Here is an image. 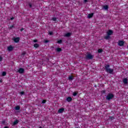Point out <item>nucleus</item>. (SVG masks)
Returning a JSON list of instances; mask_svg holds the SVG:
<instances>
[{
    "instance_id": "nucleus-37",
    "label": "nucleus",
    "mask_w": 128,
    "mask_h": 128,
    "mask_svg": "<svg viewBox=\"0 0 128 128\" xmlns=\"http://www.w3.org/2000/svg\"><path fill=\"white\" fill-rule=\"evenodd\" d=\"M24 30V28H22L20 30V32H22V30Z\"/></svg>"
},
{
    "instance_id": "nucleus-22",
    "label": "nucleus",
    "mask_w": 128,
    "mask_h": 128,
    "mask_svg": "<svg viewBox=\"0 0 128 128\" xmlns=\"http://www.w3.org/2000/svg\"><path fill=\"white\" fill-rule=\"evenodd\" d=\"M78 92H73L72 94H73L74 96H76L78 95Z\"/></svg>"
},
{
    "instance_id": "nucleus-15",
    "label": "nucleus",
    "mask_w": 128,
    "mask_h": 128,
    "mask_svg": "<svg viewBox=\"0 0 128 128\" xmlns=\"http://www.w3.org/2000/svg\"><path fill=\"white\" fill-rule=\"evenodd\" d=\"M94 13H91V14H88V18H92V16H94Z\"/></svg>"
},
{
    "instance_id": "nucleus-31",
    "label": "nucleus",
    "mask_w": 128,
    "mask_h": 128,
    "mask_svg": "<svg viewBox=\"0 0 128 128\" xmlns=\"http://www.w3.org/2000/svg\"><path fill=\"white\" fill-rule=\"evenodd\" d=\"M28 6H29L30 8H32V3H29L28 4Z\"/></svg>"
},
{
    "instance_id": "nucleus-5",
    "label": "nucleus",
    "mask_w": 128,
    "mask_h": 128,
    "mask_svg": "<svg viewBox=\"0 0 128 128\" xmlns=\"http://www.w3.org/2000/svg\"><path fill=\"white\" fill-rule=\"evenodd\" d=\"M118 46H124V40H119Z\"/></svg>"
},
{
    "instance_id": "nucleus-26",
    "label": "nucleus",
    "mask_w": 128,
    "mask_h": 128,
    "mask_svg": "<svg viewBox=\"0 0 128 128\" xmlns=\"http://www.w3.org/2000/svg\"><path fill=\"white\" fill-rule=\"evenodd\" d=\"M62 43V40H60L58 41V44H60Z\"/></svg>"
},
{
    "instance_id": "nucleus-39",
    "label": "nucleus",
    "mask_w": 128,
    "mask_h": 128,
    "mask_svg": "<svg viewBox=\"0 0 128 128\" xmlns=\"http://www.w3.org/2000/svg\"><path fill=\"white\" fill-rule=\"evenodd\" d=\"M34 42H38V40H34Z\"/></svg>"
},
{
    "instance_id": "nucleus-33",
    "label": "nucleus",
    "mask_w": 128,
    "mask_h": 128,
    "mask_svg": "<svg viewBox=\"0 0 128 128\" xmlns=\"http://www.w3.org/2000/svg\"><path fill=\"white\" fill-rule=\"evenodd\" d=\"M44 42H45V44H48V42H50V40H45Z\"/></svg>"
},
{
    "instance_id": "nucleus-1",
    "label": "nucleus",
    "mask_w": 128,
    "mask_h": 128,
    "mask_svg": "<svg viewBox=\"0 0 128 128\" xmlns=\"http://www.w3.org/2000/svg\"><path fill=\"white\" fill-rule=\"evenodd\" d=\"M105 70L106 72H108V74H112V72H114V69H112L110 68V64H107L105 66Z\"/></svg>"
},
{
    "instance_id": "nucleus-17",
    "label": "nucleus",
    "mask_w": 128,
    "mask_h": 128,
    "mask_svg": "<svg viewBox=\"0 0 128 128\" xmlns=\"http://www.w3.org/2000/svg\"><path fill=\"white\" fill-rule=\"evenodd\" d=\"M68 80H70V82H72V80H74V76H68Z\"/></svg>"
},
{
    "instance_id": "nucleus-40",
    "label": "nucleus",
    "mask_w": 128,
    "mask_h": 128,
    "mask_svg": "<svg viewBox=\"0 0 128 128\" xmlns=\"http://www.w3.org/2000/svg\"><path fill=\"white\" fill-rule=\"evenodd\" d=\"M14 18L12 17V18H10V20H14Z\"/></svg>"
},
{
    "instance_id": "nucleus-24",
    "label": "nucleus",
    "mask_w": 128,
    "mask_h": 128,
    "mask_svg": "<svg viewBox=\"0 0 128 128\" xmlns=\"http://www.w3.org/2000/svg\"><path fill=\"white\" fill-rule=\"evenodd\" d=\"M20 96H24V91H22V92H20Z\"/></svg>"
},
{
    "instance_id": "nucleus-4",
    "label": "nucleus",
    "mask_w": 128,
    "mask_h": 128,
    "mask_svg": "<svg viewBox=\"0 0 128 128\" xmlns=\"http://www.w3.org/2000/svg\"><path fill=\"white\" fill-rule=\"evenodd\" d=\"M17 72H18L20 74H22L24 73V68H19V69L17 71Z\"/></svg>"
},
{
    "instance_id": "nucleus-16",
    "label": "nucleus",
    "mask_w": 128,
    "mask_h": 128,
    "mask_svg": "<svg viewBox=\"0 0 128 128\" xmlns=\"http://www.w3.org/2000/svg\"><path fill=\"white\" fill-rule=\"evenodd\" d=\"M8 52H12V50H14V47H12V46H9L8 47Z\"/></svg>"
},
{
    "instance_id": "nucleus-13",
    "label": "nucleus",
    "mask_w": 128,
    "mask_h": 128,
    "mask_svg": "<svg viewBox=\"0 0 128 128\" xmlns=\"http://www.w3.org/2000/svg\"><path fill=\"white\" fill-rule=\"evenodd\" d=\"M103 10H108V5L104 6Z\"/></svg>"
},
{
    "instance_id": "nucleus-2",
    "label": "nucleus",
    "mask_w": 128,
    "mask_h": 128,
    "mask_svg": "<svg viewBox=\"0 0 128 128\" xmlns=\"http://www.w3.org/2000/svg\"><path fill=\"white\" fill-rule=\"evenodd\" d=\"M114 98V95L113 94L109 93L108 94V95L106 96V100H112V98Z\"/></svg>"
},
{
    "instance_id": "nucleus-9",
    "label": "nucleus",
    "mask_w": 128,
    "mask_h": 128,
    "mask_svg": "<svg viewBox=\"0 0 128 128\" xmlns=\"http://www.w3.org/2000/svg\"><path fill=\"white\" fill-rule=\"evenodd\" d=\"M66 100L67 102H72V97H70V96H68L66 98Z\"/></svg>"
},
{
    "instance_id": "nucleus-38",
    "label": "nucleus",
    "mask_w": 128,
    "mask_h": 128,
    "mask_svg": "<svg viewBox=\"0 0 128 128\" xmlns=\"http://www.w3.org/2000/svg\"><path fill=\"white\" fill-rule=\"evenodd\" d=\"M88 0H84V2L86 3L88 2Z\"/></svg>"
},
{
    "instance_id": "nucleus-10",
    "label": "nucleus",
    "mask_w": 128,
    "mask_h": 128,
    "mask_svg": "<svg viewBox=\"0 0 128 128\" xmlns=\"http://www.w3.org/2000/svg\"><path fill=\"white\" fill-rule=\"evenodd\" d=\"M70 36H72V33L68 32L64 35V36H65L66 38H70Z\"/></svg>"
},
{
    "instance_id": "nucleus-25",
    "label": "nucleus",
    "mask_w": 128,
    "mask_h": 128,
    "mask_svg": "<svg viewBox=\"0 0 128 128\" xmlns=\"http://www.w3.org/2000/svg\"><path fill=\"white\" fill-rule=\"evenodd\" d=\"M48 34H50V36H52L54 34V32H50V31H49L48 32Z\"/></svg>"
},
{
    "instance_id": "nucleus-34",
    "label": "nucleus",
    "mask_w": 128,
    "mask_h": 128,
    "mask_svg": "<svg viewBox=\"0 0 128 128\" xmlns=\"http://www.w3.org/2000/svg\"><path fill=\"white\" fill-rule=\"evenodd\" d=\"M106 90H102V91H101L102 94H106Z\"/></svg>"
},
{
    "instance_id": "nucleus-20",
    "label": "nucleus",
    "mask_w": 128,
    "mask_h": 128,
    "mask_svg": "<svg viewBox=\"0 0 128 128\" xmlns=\"http://www.w3.org/2000/svg\"><path fill=\"white\" fill-rule=\"evenodd\" d=\"M14 110H20V106H16L14 108Z\"/></svg>"
},
{
    "instance_id": "nucleus-35",
    "label": "nucleus",
    "mask_w": 128,
    "mask_h": 128,
    "mask_svg": "<svg viewBox=\"0 0 128 128\" xmlns=\"http://www.w3.org/2000/svg\"><path fill=\"white\" fill-rule=\"evenodd\" d=\"M22 54L23 56H26V52H23Z\"/></svg>"
},
{
    "instance_id": "nucleus-19",
    "label": "nucleus",
    "mask_w": 128,
    "mask_h": 128,
    "mask_svg": "<svg viewBox=\"0 0 128 128\" xmlns=\"http://www.w3.org/2000/svg\"><path fill=\"white\" fill-rule=\"evenodd\" d=\"M115 118L114 116H109V120H114Z\"/></svg>"
},
{
    "instance_id": "nucleus-11",
    "label": "nucleus",
    "mask_w": 128,
    "mask_h": 128,
    "mask_svg": "<svg viewBox=\"0 0 128 128\" xmlns=\"http://www.w3.org/2000/svg\"><path fill=\"white\" fill-rule=\"evenodd\" d=\"M55 50L57 52H60L62 51V49L60 48H57Z\"/></svg>"
},
{
    "instance_id": "nucleus-12",
    "label": "nucleus",
    "mask_w": 128,
    "mask_h": 128,
    "mask_svg": "<svg viewBox=\"0 0 128 128\" xmlns=\"http://www.w3.org/2000/svg\"><path fill=\"white\" fill-rule=\"evenodd\" d=\"M19 120H14V122H13V126H16V124H18L19 122Z\"/></svg>"
},
{
    "instance_id": "nucleus-21",
    "label": "nucleus",
    "mask_w": 128,
    "mask_h": 128,
    "mask_svg": "<svg viewBox=\"0 0 128 128\" xmlns=\"http://www.w3.org/2000/svg\"><path fill=\"white\" fill-rule=\"evenodd\" d=\"M40 46V44H34V48H38Z\"/></svg>"
},
{
    "instance_id": "nucleus-6",
    "label": "nucleus",
    "mask_w": 128,
    "mask_h": 128,
    "mask_svg": "<svg viewBox=\"0 0 128 128\" xmlns=\"http://www.w3.org/2000/svg\"><path fill=\"white\" fill-rule=\"evenodd\" d=\"M13 40L14 42L18 43L20 42V38H14Z\"/></svg>"
},
{
    "instance_id": "nucleus-7",
    "label": "nucleus",
    "mask_w": 128,
    "mask_h": 128,
    "mask_svg": "<svg viewBox=\"0 0 128 128\" xmlns=\"http://www.w3.org/2000/svg\"><path fill=\"white\" fill-rule=\"evenodd\" d=\"M64 112V108H61L58 110V114H62Z\"/></svg>"
},
{
    "instance_id": "nucleus-8",
    "label": "nucleus",
    "mask_w": 128,
    "mask_h": 128,
    "mask_svg": "<svg viewBox=\"0 0 128 128\" xmlns=\"http://www.w3.org/2000/svg\"><path fill=\"white\" fill-rule=\"evenodd\" d=\"M122 82L124 84H128V78H124L122 80Z\"/></svg>"
},
{
    "instance_id": "nucleus-29",
    "label": "nucleus",
    "mask_w": 128,
    "mask_h": 128,
    "mask_svg": "<svg viewBox=\"0 0 128 128\" xmlns=\"http://www.w3.org/2000/svg\"><path fill=\"white\" fill-rule=\"evenodd\" d=\"M1 124H6V120L2 121Z\"/></svg>"
},
{
    "instance_id": "nucleus-14",
    "label": "nucleus",
    "mask_w": 128,
    "mask_h": 128,
    "mask_svg": "<svg viewBox=\"0 0 128 128\" xmlns=\"http://www.w3.org/2000/svg\"><path fill=\"white\" fill-rule=\"evenodd\" d=\"M112 34H114V32L112 30H109L107 32V34H108V36H112Z\"/></svg>"
},
{
    "instance_id": "nucleus-28",
    "label": "nucleus",
    "mask_w": 128,
    "mask_h": 128,
    "mask_svg": "<svg viewBox=\"0 0 128 128\" xmlns=\"http://www.w3.org/2000/svg\"><path fill=\"white\" fill-rule=\"evenodd\" d=\"M102 49H98V54H100V52H102Z\"/></svg>"
},
{
    "instance_id": "nucleus-3",
    "label": "nucleus",
    "mask_w": 128,
    "mask_h": 128,
    "mask_svg": "<svg viewBox=\"0 0 128 128\" xmlns=\"http://www.w3.org/2000/svg\"><path fill=\"white\" fill-rule=\"evenodd\" d=\"M86 60H92L94 58V56L90 54H88L86 56Z\"/></svg>"
},
{
    "instance_id": "nucleus-18",
    "label": "nucleus",
    "mask_w": 128,
    "mask_h": 128,
    "mask_svg": "<svg viewBox=\"0 0 128 128\" xmlns=\"http://www.w3.org/2000/svg\"><path fill=\"white\" fill-rule=\"evenodd\" d=\"M110 35L107 34V36H105L104 38L105 40H109V38H110Z\"/></svg>"
},
{
    "instance_id": "nucleus-30",
    "label": "nucleus",
    "mask_w": 128,
    "mask_h": 128,
    "mask_svg": "<svg viewBox=\"0 0 128 128\" xmlns=\"http://www.w3.org/2000/svg\"><path fill=\"white\" fill-rule=\"evenodd\" d=\"M14 28V24H13V25L10 26V30H12V28Z\"/></svg>"
},
{
    "instance_id": "nucleus-36",
    "label": "nucleus",
    "mask_w": 128,
    "mask_h": 128,
    "mask_svg": "<svg viewBox=\"0 0 128 128\" xmlns=\"http://www.w3.org/2000/svg\"><path fill=\"white\" fill-rule=\"evenodd\" d=\"M2 57L0 56V62H2Z\"/></svg>"
},
{
    "instance_id": "nucleus-23",
    "label": "nucleus",
    "mask_w": 128,
    "mask_h": 128,
    "mask_svg": "<svg viewBox=\"0 0 128 128\" xmlns=\"http://www.w3.org/2000/svg\"><path fill=\"white\" fill-rule=\"evenodd\" d=\"M6 76V72H2V76Z\"/></svg>"
},
{
    "instance_id": "nucleus-27",
    "label": "nucleus",
    "mask_w": 128,
    "mask_h": 128,
    "mask_svg": "<svg viewBox=\"0 0 128 128\" xmlns=\"http://www.w3.org/2000/svg\"><path fill=\"white\" fill-rule=\"evenodd\" d=\"M46 100H42V104H46Z\"/></svg>"
},
{
    "instance_id": "nucleus-32",
    "label": "nucleus",
    "mask_w": 128,
    "mask_h": 128,
    "mask_svg": "<svg viewBox=\"0 0 128 128\" xmlns=\"http://www.w3.org/2000/svg\"><path fill=\"white\" fill-rule=\"evenodd\" d=\"M52 20H54V22H56V18H52Z\"/></svg>"
}]
</instances>
